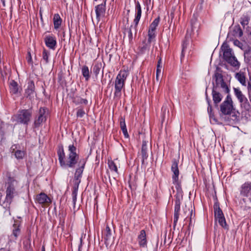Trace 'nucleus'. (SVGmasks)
<instances>
[{
    "label": "nucleus",
    "instance_id": "obj_1",
    "mask_svg": "<svg viewBox=\"0 0 251 251\" xmlns=\"http://www.w3.org/2000/svg\"><path fill=\"white\" fill-rule=\"evenodd\" d=\"M18 185V181L13 177L10 176L8 177L5 183V198L3 202L5 206L10 205L13 199L18 195V192L16 188Z\"/></svg>",
    "mask_w": 251,
    "mask_h": 251
},
{
    "label": "nucleus",
    "instance_id": "obj_2",
    "mask_svg": "<svg viewBox=\"0 0 251 251\" xmlns=\"http://www.w3.org/2000/svg\"><path fill=\"white\" fill-rule=\"evenodd\" d=\"M171 171L173 173L172 176L173 182L175 185V187L176 190V193L175 196V201L180 202L183 198V191L178 180L179 172L178 168V163L176 160H174L173 161Z\"/></svg>",
    "mask_w": 251,
    "mask_h": 251
},
{
    "label": "nucleus",
    "instance_id": "obj_3",
    "mask_svg": "<svg viewBox=\"0 0 251 251\" xmlns=\"http://www.w3.org/2000/svg\"><path fill=\"white\" fill-rule=\"evenodd\" d=\"M128 72L126 70H121L115 81L114 97L119 99L121 96V92L124 88L126 80L128 75Z\"/></svg>",
    "mask_w": 251,
    "mask_h": 251
},
{
    "label": "nucleus",
    "instance_id": "obj_4",
    "mask_svg": "<svg viewBox=\"0 0 251 251\" xmlns=\"http://www.w3.org/2000/svg\"><path fill=\"white\" fill-rule=\"evenodd\" d=\"M32 113L30 109L21 110L14 116L13 118L17 123L27 125L30 121Z\"/></svg>",
    "mask_w": 251,
    "mask_h": 251
},
{
    "label": "nucleus",
    "instance_id": "obj_5",
    "mask_svg": "<svg viewBox=\"0 0 251 251\" xmlns=\"http://www.w3.org/2000/svg\"><path fill=\"white\" fill-rule=\"evenodd\" d=\"M69 153L66 162V167L74 168L77 163L79 155L76 153V148L74 145H70L68 147Z\"/></svg>",
    "mask_w": 251,
    "mask_h": 251
},
{
    "label": "nucleus",
    "instance_id": "obj_6",
    "mask_svg": "<svg viewBox=\"0 0 251 251\" xmlns=\"http://www.w3.org/2000/svg\"><path fill=\"white\" fill-rule=\"evenodd\" d=\"M234 110L233 102L229 95H227L226 100L220 105V111L225 115H230Z\"/></svg>",
    "mask_w": 251,
    "mask_h": 251
},
{
    "label": "nucleus",
    "instance_id": "obj_7",
    "mask_svg": "<svg viewBox=\"0 0 251 251\" xmlns=\"http://www.w3.org/2000/svg\"><path fill=\"white\" fill-rule=\"evenodd\" d=\"M213 79L215 80V84L213 83V87H217L218 89L221 88L226 93L229 92V89L226 84L224 82L222 74L219 73H215Z\"/></svg>",
    "mask_w": 251,
    "mask_h": 251
},
{
    "label": "nucleus",
    "instance_id": "obj_8",
    "mask_svg": "<svg viewBox=\"0 0 251 251\" xmlns=\"http://www.w3.org/2000/svg\"><path fill=\"white\" fill-rule=\"evenodd\" d=\"M19 148L18 145H13L10 148V151L12 153H14L15 157L17 159H23L26 155V151L24 150H21Z\"/></svg>",
    "mask_w": 251,
    "mask_h": 251
},
{
    "label": "nucleus",
    "instance_id": "obj_9",
    "mask_svg": "<svg viewBox=\"0 0 251 251\" xmlns=\"http://www.w3.org/2000/svg\"><path fill=\"white\" fill-rule=\"evenodd\" d=\"M25 97L30 100L33 99L36 95L35 92V85L32 80L29 81L27 83V87L25 90Z\"/></svg>",
    "mask_w": 251,
    "mask_h": 251
},
{
    "label": "nucleus",
    "instance_id": "obj_10",
    "mask_svg": "<svg viewBox=\"0 0 251 251\" xmlns=\"http://www.w3.org/2000/svg\"><path fill=\"white\" fill-rule=\"evenodd\" d=\"M240 194L243 196L248 197L251 201V182H247L242 185Z\"/></svg>",
    "mask_w": 251,
    "mask_h": 251
},
{
    "label": "nucleus",
    "instance_id": "obj_11",
    "mask_svg": "<svg viewBox=\"0 0 251 251\" xmlns=\"http://www.w3.org/2000/svg\"><path fill=\"white\" fill-rule=\"evenodd\" d=\"M105 10V2L104 4H99L95 7L96 19L98 22H99L101 19L104 17Z\"/></svg>",
    "mask_w": 251,
    "mask_h": 251
},
{
    "label": "nucleus",
    "instance_id": "obj_12",
    "mask_svg": "<svg viewBox=\"0 0 251 251\" xmlns=\"http://www.w3.org/2000/svg\"><path fill=\"white\" fill-rule=\"evenodd\" d=\"M135 11H136L135 17L133 21V24L134 25V29L135 30V31L136 32V31H137V28H136L137 26L138 23L140 21V19L141 17V14H142L141 7L140 3L138 1H137L136 3Z\"/></svg>",
    "mask_w": 251,
    "mask_h": 251
},
{
    "label": "nucleus",
    "instance_id": "obj_13",
    "mask_svg": "<svg viewBox=\"0 0 251 251\" xmlns=\"http://www.w3.org/2000/svg\"><path fill=\"white\" fill-rule=\"evenodd\" d=\"M46 46L51 50H55L56 46V40L54 36L47 35L44 39Z\"/></svg>",
    "mask_w": 251,
    "mask_h": 251
},
{
    "label": "nucleus",
    "instance_id": "obj_14",
    "mask_svg": "<svg viewBox=\"0 0 251 251\" xmlns=\"http://www.w3.org/2000/svg\"><path fill=\"white\" fill-rule=\"evenodd\" d=\"M86 161L84 159H81L78 162L79 167L76 169L75 174V179L76 180H79L82 176V174L83 172L84 166L85 165Z\"/></svg>",
    "mask_w": 251,
    "mask_h": 251
},
{
    "label": "nucleus",
    "instance_id": "obj_15",
    "mask_svg": "<svg viewBox=\"0 0 251 251\" xmlns=\"http://www.w3.org/2000/svg\"><path fill=\"white\" fill-rule=\"evenodd\" d=\"M46 109L44 108H41L39 112V116L38 118L34 121V126L35 127L39 126L41 124L45 122L46 120V117L45 116Z\"/></svg>",
    "mask_w": 251,
    "mask_h": 251
},
{
    "label": "nucleus",
    "instance_id": "obj_16",
    "mask_svg": "<svg viewBox=\"0 0 251 251\" xmlns=\"http://www.w3.org/2000/svg\"><path fill=\"white\" fill-rule=\"evenodd\" d=\"M220 89H217V87H213L212 97L214 103L215 104L219 103L222 100L223 96L219 92Z\"/></svg>",
    "mask_w": 251,
    "mask_h": 251
},
{
    "label": "nucleus",
    "instance_id": "obj_17",
    "mask_svg": "<svg viewBox=\"0 0 251 251\" xmlns=\"http://www.w3.org/2000/svg\"><path fill=\"white\" fill-rule=\"evenodd\" d=\"M148 43L145 44L142 48V52H144L146 50H149L150 44L155 39L156 37L155 32L148 31Z\"/></svg>",
    "mask_w": 251,
    "mask_h": 251
},
{
    "label": "nucleus",
    "instance_id": "obj_18",
    "mask_svg": "<svg viewBox=\"0 0 251 251\" xmlns=\"http://www.w3.org/2000/svg\"><path fill=\"white\" fill-rule=\"evenodd\" d=\"M36 201L40 204L49 203L51 202L50 199L45 193H41L36 196Z\"/></svg>",
    "mask_w": 251,
    "mask_h": 251
},
{
    "label": "nucleus",
    "instance_id": "obj_19",
    "mask_svg": "<svg viewBox=\"0 0 251 251\" xmlns=\"http://www.w3.org/2000/svg\"><path fill=\"white\" fill-rule=\"evenodd\" d=\"M138 241L140 247H146L147 246L146 234L144 230H142L138 236Z\"/></svg>",
    "mask_w": 251,
    "mask_h": 251
},
{
    "label": "nucleus",
    "instance_id": "obj_20",
    "mask_svg": "<svg viewBox=\"0 0 251 251\" xmlns=\"http://www.w3.org/2000/svg\"><path fill=\"white\" fill-rule=\"evenodd\" d=\"M57 154L58 156V160L61 166L64 168L66 167V162L64 160L65 154L63 147H61L57 151Z\"/></svg>",
    "mask_w": 251,
    "mask_h": 251
},
{
    "label": "nucleus",
    "instance_id": "obj_21",
    "mask_svg": "<svg viewBox=\"0 0 251 251\" xmlns=\"http://www.w3.org/2000/svg\"><path fill=\"white\" fill-rule=\"evenodd\" d=\"M180 203L181 202L179 201H175L174 219V226H176L179 218V212L180 211Z\"/></svg>",
    "mask_w": 251,
    "mask_h": 251
},
{
    "label": "nucleus",
    "instance_id": "obj_22",
    "mask_svg": "<svg viewBox=\"0 0 251 251\" xmlns=\"http://www.w3.org/2000/svg\"><path fill=\"white\" fill-rule=\"evenodd\" d=\"M222 49L223 50L224 58L225 60H226L231 56H234L232 52V50L230 49L228 46L222 47Z\"/></svg>",
    "mask_w": 251,
    "mask_h": 251
},
{
    "label": "nucleus",
    "instance_id": "obj_23",
    "mask_svg": "<svg viewBox=\"0 0 251 251\" xmlns=\"http://www.w3.org/2000/svg\"><path fill=\"white\" fill-rule=\"evenodd\" d=\"M9 88L10 93L12 94H17L20 92V88L18 87V83L14 80L10 81Z\"/></svg>",
    "mask_w": 251,
    "mask_h": 251
},
{
    "label": "nucleus",
    "instance_id": "obj_24",
    "mask_svg": "<svg viewBox=\"0 0 251 251\" xmlns=\"http://www.w3.org/2000/svg\"><path fill=\"white\" fill-rule=\"evenodd\" d=\"M242 108H244L245 110L249 111L251 108L250 104L248 101L247 98L245 96H243L242 98L238 100Z\"/></svg>",
    "mask_w": 251,
    "mask_h": 251
},
{
    "label": "nucleus",
    "instance_id": "obj_25",
    "mask_svg": "<svg viewBox=\"0 0 251 251\" xmlns=\"http://www.w3.org/2000/svg\"><path fill=\"white\" fill-rule=\"evenodd\" d=\"M141 154L142 157V162L147 159L148 155L147 154V143L145 141H143L141 148Z\"/></svg>",
    "mask_w": 251,
    "mask_h": 251
},
{
    "label": "nucleus",
    "instance_id": "obj_26",
    "mask_svg": "<svg viewBox=\"0 0 251 251\" xmlns=\"http://www.w3.org/2000/svg\"><path fill=\"white\" fill-rule=\"evenodd\" d=\"M53 21L54 28L55 29H58L61 25L62 21L60 15L58 13L54 15Z\"/></svg>",
    "mask_w": 251,
    "mask_h": 251
},
{
    "label": "nucleus",
    "instance_id": "obj_27",
    "mask_svg": "<svg viewBox=\"0 0 251 251\" xmlns=\"http://www.w3.org/2000/svg\"><path fill=\"white\" fill-rule=\"evenodd\" d=\"M214 209L215 213V220L224 216L223 211L219 207V205L216 203L214 205Z\"/></svg>",
    "mask_w": 251,
    "mask_h": 251
},
{
    "label": "nucleus",
    "instance_id": "obj_28",
    "mask_svg": "<svg viewBox=\"0 0 251 251\" xmlns=\"http://www.w3.org/2000/svg\"><path fill=\"white\" fill-rule=\"evenodd\" d=\"M226 61L233 67L237 68L239 67L240 63L235 56H231Z\"/></svg>",
    "mask_w": 251,
    "mask_h": 251
},
{
    "label": "nucleus",
    "instance_id": "obj_29",
    "mask_svg": "<svg viewBox=\"0 0 251 251\" xmlns=\"http://www.w3.org/2000/svg\"><path fill=\"white\" fill-rule=\"evenodd\" d=\"M104 239L105 241H107L111 237V230L108 225L106 226L105 229L102 232Z\"/></svg>",
    "mask_w": 251,
    "mask_h": 251
},
{
    "label": "nucleus",
    "instance_id": "obj_30",
    "mask_svg": "<svg viewBox=\"0 0 251 251\" xmlns=\"http://www.w3.org/2000/svg\"><path fill=\"white\" fill-rule=\"evenodd\" d=\"M81 72L83 76L85 77L86 80H88L90 77L89 68L86 66H83L81 69Z\"/></svg>",
    "mask_w": 251,
    "mask_h": 251
},
{
    "label": "nucleus",
    "instance_id": "obj_31",
    "mask_svg": "<svg viewBox=\"0 0 251 251\" xmlns=\"http://www.w3.org/2000/svg\"><path fill=\"white\" fill-rule=\"evenodd\" d=\"M159 18H156L153 20V21L151 23V25H150L149 29L148 31H152L155 32V30L159 24Z\"/></svg>",
    "mask_w": 251,
    "mask_h": 251
},
{
    "label": "nucleus",
    "instance_id": "obj_32",
    "mask_svg": "<svg viewBox=\"0 0 251 251\" xmlns=\"http://www.w3.org/2000/svg\"><path fill=\"white\" fill-rule=\"evenodd\" d=\"M236 78L243 85H246V77L243 74L237 73Z\"/></svg>",
    "mask_w": 251,
    "mask_h": 251
},
{
    "label": "nucleus",
    "instance_id": "obj_33",
    "mask_svg": "<svg viewBox=\"0 0 251 251\" xmlns=\"http://www.w3.org/2000/svg\"><path fill=\"white\" fill-rule=\"evenodd\" d=\"M73 102L76 104H87L88 101L86 99H82L78 97H76L74 98Z\"/></svg>",
    "mask_w": 251,
    "mask_h": 251
},
{
    "label": "nucleus",
    "instance_id": "obj_34",
    "mask_svg": "<svg viewBox=\"0 0 251 251\" xmlns=\"http://www.w3.org/2000/svg\"><path fill=\"white\" fill-rule=\"evenodd\" d=\"M134 25L133 24V25H130V28L128 29H127L126 32H127L128 34V37L129 39V41L130 42L133 39V34H132V31H135L134 29ZM134 32L136 33V31H134Z\"/></svg>",
    "mask_w": 251,
    "mask_h": 251
},
{
    "label": "nucleus",
    "instance_id": "obj_35",
    "mask_svg": "<svg viewBox=\"0 0 251 251\" xmlns=\"http://www.w3.org/2000/svg\"><path fill=\"white\" fill-rule=\"evenodd\" d=\"M108 164L109 168L111 171H114L116 173L118 172L117 167L113 161L108 160Z\"/></svg>",
    "mask_w": 251,
    "mask_h": 251
},
{
    "label": "nucleus",
    "instance_id": "obj_36",
    "mask_svg": "<svg viewBox=\"0 0 251 251\" xmlns=\"http://www.w3.org/2000/svg\"><path fill=\"white\" fill-rule=\"evenodd\" d=\"M50 55V52L44 49L43 51L42 56L43 60L45 62V64H47L49 62V57Z\"/></svg>",
    "mask_w": 251,
    "mask_h": 251
},
{
    "label": "nucleus",
    "instance_id": "obj_37",
    "mask_svg": "<svg viewBox=\"0 0 251 251\" xmlns=\"http://www.w3.org/2000/svg\"><path fill=\"white\" fill-rule=\"evenodd\" d=\"M216 221H217L218 222V223H219V224L223 227H224V228H226V226H227V225H226V219L225 218V217L224 216L222 217H220V218H219L217 219H216Z\"/></svg>",
    "mask_w": 251,
    "mask_h": 251
},
{
    "label": "nucleus",
    "instance_id": "obj_38",
    "mask_svg": "<svg viewBox=\"0 0 251 251\" xmlns=\"http://www.w3.org/2000/svg\"><path fill=\"white\" fill-rule=\"evenodd\" d=\"M14 228L13 229L12 234L16 238L20 234V229L19 226H17L16 225H13Z\"/></svg>",
    "mask_w": 251,
    "mask_h": 251
},
{
    "label": "nucleus",
    "instance_id": "obj_39",
    "mask_svg": "<svg viewBox=\"0 0 251 251\" xmlns=\"http://www.w3.org/2000/svg\"><path fill=\"white\" fill-rule=\"evenodd\" d=\"M234 92L238 100H239L240 98H242L243 96H245L243 94L242 92L238 88H234Z\"/></svg>",
    "mask_w": 251,
    "mask_h": 251
},
{
    "label": "nucleus",
    "instance_id": "obj_40",
    "mask_svg": "<svg viewBox=\"0 0 251 251\" xmlns=\"http://www.w3.org/2000/svg\"><path fill=\"white\" fill-rule=\"evenodd\" d=\"M188 210V216L185 218V219H187L189 215H190V223H191L192 222V219L193 218V209L192 208H191V209H190L189 208H187L186 207L185 208V209H184V213L185 214V215H186V212H187Z\"/></svg>",
    "mask_w": 251,
    "mask_h": 251
},
{
    "label": "nucleus",
    "instance_id": "obj_41",
    "mask_svg": "<svg viewBox=\"0 0 251 251\" xmlns=\"http://www.w3.org/2000/svg\"><path fill=\"white\" fill-rule=\"evenodd\" d=\"M250 19L248 16H244L241 18L240 23L243 26H245L249 24Z\"/></svg>",
    "mask_w": 251,
    "mask_h": 251
},
{
    "label": "nucleus",
    "instance_id": "obj_42",
    "mask_svg": "<svg viewBox=\"0 0 251 251\" xmlns=\"http://www.w3.org/2000/svg\"><path fill=\"white\" fill-rule=\"evenodd\" d=\"M85 114V111L81 108H78L76 112V116L78 118H82Z\"/></svg>",
    "mask_w": 251,
    "mask_h": 251
},
{
    "label": "nucleus",
    "instance_id": "obj_43",
    "mask_svg": "<svg viewBox=\"0 0 251 251\" xmlns=\"http://www.w3.org/2000/svg\"><path fill=\"white\" fill-rule=\"evenodd\" d=\"M77 189H75L72 193L73 201L74 204H75L77 199Z\"/></svg>",
    "mask_w": 251,
    "mask_h": 251
},
{
    "label": "nucleus",
    "instance_id": "obj_44",
    "mask_svg": "<svg viewBox=\"0 0 251 251\" xmlns=\"http://www.w3.org/2000/svg\"><path fill=\"white\" fill-rule=\"evenodd\" d=\"M206 99H207V102H208V104H209V105L208 106V108H207V111H208V112L209 113V117L211 118L212 117V113H211V112H212V107H211V105H210V104H209L210 100L207 98H206Z\"/></svg>",
    "mask_w": 251,
    "mask_h": 251
},
{
    "label": "nucleus",
    "instance_id": "obj_45",
    "mask_svg": "<svg viewBox=\"0 0 251 251\" xmlns=\"http://www.w3.org/2000/svg\"><path fill=\"white\" fill-rule=\"evenodd\" d=\"M120 127L121 128H126V125L125 121V119L121 118L120 119Z\"/></svg>",
    "mask_w": 251,
    "mask_h": 251
},
{
    "label": "nucleus",
    "instance_id": "obj_46",
    "mask_svg": "<svg viewBox=\"0 0 251 251\" xmlns=\"http://www.w3.org/2000/svg\"><path fill=\"white\" fill-rule=\"evenodd\" d=\"M100 70V68L99 66L95 65L93 68V72L96 75H97L99 73Z\"/></svg>",
    "mask_w": 251,
    "mask_h": 251
},
{
    "label": "nucleus",
    "instance_id": "obj_47",
    "mask_svg": "<svg viewBox=\"0 0 251 251\" xmlns=\"http://www.w3.org/2000/svg\"><path fill=\"white\" fill-rule=\"evenodd\" d=\"M161 71H160V70H159L158 69H156V79L157 81H159V76L161 75Z\"/></svg>",
    "mask_w": 251,
    "mask_h": 251
},
{
    "label": "nucleus",
    "instance_id": "obj_48",
    "mask_svg": "<svg viewBox=\"0 0 251 251\" xmlns=\"http://www.w3.org/2000/svg\"><path fill=\"white\" fill-rule=\"evenodd\" d=\"M121 129L123 131V133L125 137L126 138H127L128 137V134L127 133V130L126 127L122 128Z\"/></svg>",
    "mask_w": 251,
    "mask_h": 251
},
{
    "label": "nucleus",
    "instance_id": "obj_49",
    "mask_svg": "<svg viewBox=\"0 0 251 251\" xmlns=\"http://www.w3.org/2000/svg\"><path fill=\"white\" fill-rule=\"evenodd\" d=\"M161 65V59L160 58L158 60V62H157V66L156 69H158V70L161 71L162 66Z\"/></svg>",
    "mask_w": 251,
    "mask_h": 251
},
{
    "label": "nucleus",
    "instance_id": "obj_50",
    "mask_svg": "<svg viewBox=\"0 0 251 251\" xmlns=\"http://www.w3.org/2000/svg\"><path fill=\"white\" fill-rule=\"evenodd\" d=\"M187 46V43L186 41L183 42V44H182V54H183L185 49H186Z\"/></svg>",
    "mask_w": 251,
    "mask_h": 251
},
{
    "label": "nucleus",
    "instance_id": "obj_51",
    "mask_svg": "<svg viewBox=\"0 0 251 251\" xmlns=\"http://www.w3.org/2000/svg\"><path fill=\"white\" fill-rule=\"evenodd\" d=\"M248 89L249 97H251V83L250 82H248Z\"/></svg>",
    "mask_w": 251,
    "mask_h": 251
},
{
    "label": "nucleus",
    "instance_id": "obj_52",
    "mask_svg": "<svg viewBox=\"0 0 251 251\" xmlns=\"http://www.w3.org/2000/svg\"><path fill=\"white\" fill-rule=\"evenodd\" d=\"M237 30L238 32V36L241 37L243 35V31L242 29H241L240 27H239L237 28Z\"/></svg>",
    "mask_w": 251,
    "mask_h": 251
},
{
    "label": "nucleus",
    "instance_id": "obj_53",
    "mask_svg": "<svg viewBox=\"0 0 251 251\" xmlns=\"http://www.w3.org/2000/svg\"><path fill=\"white\" fill-rule=\"evenodd\" d=\"M27 60L28 63H31L32 61L31 55L29 52H28V56L27 57Z\"/></svg>",
    "mask_w": 251,
    "mask_h": 251
},
{
    "label": "nucleus",
    "instance_id": "obj_54",
    "mask_svg": "<svg viewBox=\"0 0 251 251\" xmlns=\"http://www.w3.org/2000/svg\"><path fill=\"white\" fill-rule=\"evenodd\" d=\"M241 44L240 42L237 40H236L234 41V44L236 46H239V44Z\"/></svg>",
    "mask_w": 251,
    "mask_h": 251
},
{
    "label": "nucleus",
    "instance_id": "obj_55",
    "mask_svg": "<svg viewBox=\"0 0 251 251\" xmlns=\"http://www.w3.org/2000/svg\"><path fill=\"white\" fill-rule=\"evenodd\" d=\"M2 3V5L3 6H5V0H0Z\"/></svg>",
    "mask_w": 251,
    "mask_h": 251
},
{
    "label": "nucleus",
    "instance_id": "obj_56",
    "mask_svg": "<svg viewBox=\"0 0 251 251\" xmlns=\"http://www.w3.org/2000/svg\"><path fill=\"white\" fill-rule=\"evenodd\" d=\"M42 251H45V248L44 247H43L42 248Z\"/></svg>",
    "mask_w": 251,
    "mask_h": 251
}]
</instances>
